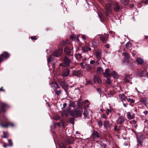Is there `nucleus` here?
<instances>
[{"label": "nucleus", "mask_w": 148, "mask_h": 148, "mask_svg": "<svg viewBox=\"0 0 148 148\" xmlns=\"http://www.w3.org/2000/svg\"><path fill=\"white\" fill-rule=\"evenodd\" d=\"M75 57L76 59L78 61H80L81 59L82 58V56L81 54L80 53H78L75 55Z\"/></svg>", "instance_id": "20"}, {"label": "nucleus", "mask_w": 148, "mask_h": 148, "mask_svg": "<svg viewBox=\"0 0 148 148\" xmlns=\"http://www.w3.org/2000/svg\"><path fill=\"white\" fill-rule=\"evenodd\" d=\"M132 78V77H131L130 75L127 74L126 75L124 79L125 81L126 82L128 83L131 80Z\"/></svg>", "instance_id": "13"}, {"label": "nucleus", "mask_w": 148, "mask_h": 148, "mask_svg": "<svg viewBox=\"0 0 148 148\" xmlns=\"http://www.w3.org/2000/svg\"><path fill=\"white\" fill-rule=\"evenodd\" d=\"M112 71V70H109L108 69H106L105 70V73L104 74H105L107 76H109L111 75Z\"/></svg>", "instance_id": "19"}, {"label": "nucleus", "mask_w": 148, "mask_h": 148, "mask_svg": "<svg viewBox=\"0 0 148 148\" xmlns=\"http://www.w3.org/2000/svg\"><path fill=\"white\" fill-rule=\"evenodd\" d=\"M51 84L52 85L54 86V87H55L56 88H60L58 85L57 84L55 83H51Z\"/></svg>", "instance_id": "34"}, {"label": "nucleus", "mask_w": 148, "mask_h": 148, "mask_svg": "<svg viewBox=\"0 0 148 148\" xmlns=\"http://www.w3.org/2000/svg\"><path fill=\"white\" fill-rule=\"evenodd\" d=\"M123 54L124 56V58L126 61H127L130 56L129 54L126 52H124Z\"/></svg>", "instance_id": "18"}, {"label": "nucleus", "mask_w": 148, "mask_h": 148, "mask_svg": "<svg viewBox=\"0 0 148 148\" xmlns=\"http://www.w3.org/2000/svg\"><path fill=\"white\" fill-rule=\"evenodd\" d=\"M94 80L95 83H97L100 84L101 82V80L99 77L97 75H96L94 76Z\"/></svg>", "instance_id": "7"}, {"label": "nucleus", "mask_w": 148, "mask_h": 148, "mask_svg": "<svg viewBox=\"0 0 148 148\" xmlns=\"http://www.w3.org/2000/svg\"><path fill=\"white\" fill-rule=\"evenodd\" d=\"M137 141L138 143L137 145H138V144H140L141 145H142L143 143V139H137Z\"/></svg>", "instance_id": "35"}, {"label": "nucleus", "mask_w": 148, "mask_h": 148, "mask_svg": "<svg viewBox=\"0 0 148 148\" xmlns=\"http://www.w3.org/2000/svg\"><path fill=\"white\" fill-rule=\"evenodd\" d=\"M83 114L85 117L88 118V114L87 111L85 110L84 111Z\"/></svg>", "instance_id": "30"}, {"label": "nucleus", "mask_w": 148, "mask_h": 148, "mask_svg": "<svg viewBox=\"0 0 148 148\" xmlns=\"http://www.w3.org/2000/svg\"><path fill=\"white\" fill-rule=\"evenodd\" d=\"M143 113L145 115H146L148 114V111H144Z\"/></svg>", "instance_id": "58"}, {"label": "nucleus", "mask_w": 148, "mask_h": 148, "mask_svg": "<svg viewBox=\"0 0 148 148\" xmlns=\"http://www.w3.org/2000/svg\"><path fill=\"white\" fill-rule=\"evenodd\" d=\"M141 101H143V102H145V101H146V100H145V99H141Z\"/></svg>", "instance_id": "61"}, {"label": "nucleus", "mask_w": 148, "mask_h": 148, "mask_svg": "<svg viewBox=\"0 0 148 148\" xmlns=\"http://www.w3.org/2000/svg\"><path fill=\"white\" fill-rule=\"evenodd\" d=\"M101 40L103 42H104L105 41L106 37L105 36H101L100 37Z\"/></svg>", "instance_id": "37"}, {"label": "nucleus", "mask_w": 148, "mask_h": 148, "mask_svg": "<svg viewBox=\"0 0 148 148\" xmlns=\"http://www.w3.org/2000/svg\"><path fill=\"white\" fill-rule=\"evenodd\" d=\"M31 38L32 39V40H35V39L36 40V36H31Z\"/></svg>", "instance_id": "56"}, {"label": "nucleus", "mask_w": 148, "mask_h": 148, "mask_svg": "<svg viewBox=\"0 0 148 148\" xmlns=\"http://www.w3.org/2000/svg\"><path fill=\"white\" fill-rule=\"evenodd\" d=\"M82 38L84 40L86 39V37L83 34L82 35Z\"/></svg>", "instance_id": "55"}, {"label": "nucleus", "mask_w": 148, "mask_h": 148, "mask_svg": "<svg viewBox=\"0 0 148 148\" xmlns=\"http://www.w3.org/2000/svg\"><path fill=\"white\" fill-rule=\"evenodd\" d=\"M79 36H77V41H79Z\"/></svg>", "instance_id": "63"}, {"label": "nucleus", "mask_w": 148, "mask_h": 148, "mask_svg": "<svg viewBox=\"0 0 148 148\" xmlns=\"http://www.w3.org/2000/svg\"><path fill=\"white\" fill-rule=\"evenodd\" d=\"M126 48L128 49L130 47L132 46V45L130 42H127L125 45Z\"/></svg>", "instance_id": "32"}, {"label": "nucleus", "mask_w": 148, "mask_h": 148, "mask_svg": "<svg viewBox=\"0 0 148 148\" xmlns=\"http://www.w3.org/2000/svg\"><path fill=\"white\" fill-rule=\"evenodd\" d=\"M81 73V72L79 70H73V75L76 76H79Z\"/></svg>", "instance_id": "15"}, {"label": "nucleus", "mask_w": 148, "mask_h": 148, "mask_svg": "<svg viewBox=\"0 0 148 148\" xmlns=\"http://www.w3.org/2000/svg\"><path fill=\"white\" fill-rule=\"evenodd\" d=\"M80 65L81 67L83 69H84L85 68L86 64L84 65L83 64L82 62H81L80 64Z\"/></svg>", "instance_id": "43"}, {"label": "nucleus", "mask_w": 148, "mask_h": 148, "mask_svg": "<svg viewBox=\"0 0 148 148\" xmlns=\"http://www.w3.org/2000/svg\"><path fill=\"white\" fill-rule=\"evenodd\" d=\"M3 87H2L1 88H0V90L2 91H4V90L3 89Z\"/></svg>", "instance_id": "60"}, {"label": "nucleus", "mask_w": 148, "mask_h": 148, "mask_svg": "<svg viewBox=\"0 0 148 148\" xmlns=\"http://www.w3.org/2000/svg\"><path fill=\"white\" fill-rule=\"evenodd\" d=\"M51 58L52 57L51 56L49 57V58H48L47 61L48 63L51 61Z\"/></svg>", "instance_id": "52"}, {"label": "nucleus", "mask_w": 148, "mask_h": 148, "mask_svg": "<svg viewBox=\"0 0 148 148\" xmlns=\"http://www.w3.org/2000/svg\"><path fill=\"white\" fill-rule=\"evenodd\" d=\"M106 83L109 84H110L111 83V82L109 79L107 78L106 81Z\"/></svg>", "instance_id": "41"}, {"label": "nucleus", "mask_w": 148, "mask_h": 148, "mask_svg": "<svg viewBox=\"0 0 148 148\" xmlns=\"http://www.w3.org/2000/svg\"><path fill=\"white\" fill-rule=\"evenodd\" d=\"M103 126L106 129H108L110 127V123L109 121L106 120L103 122Z\"/></svg>", "instance_id": "11"}, {"label": "nucleus", "mask_w": 148, "mask_h": 148, "mask_svg": "<svg viewBox=\"0 0 148 148\" xmlns=\"http://www.w3.org/2000/svg\"><path fill=\"white\" fill-rule=\"evenodd\" d=\"M101 118H104L105 119H106V115L105 114H103L101 117Z\"/></svg>", "instance_id": "54"}, {"label": "nucleus", "mask_w": 148, "mask_h": 148, "mask_svg": "<svg viewBox=\"0 0 148 148\" xmlns=\"http://www.w3.org/2000/svg\"><path fill=\"white\" fill-rule=\"evenodd\" d=\"M60 117L58 115H56L54 116V119L55 120H58L60 119Z\"/></svg>", "instance_id": "44"}, {"label": "nucleus", "mask_w": 148, "mask_h": 148, "mask_svg": "<svg viewBox=\"0 0 148 148\" xmlns=\"http://www.w3.org/2000/svg\"><path fill=\"white\" fill-rule=\"evenodd\" d=\"M9 55L8 53L4 52L0 56V62L6 60L9 57Z\"/></svg>", "instance_id": "3"}, {"label": "nucleus", "mask_w": 148, "mask_h": 148, "mask_svg": "<svg viewBox=\"0 0 148 148\" xmlns=\"http://www.w3.org/2000/svg\"><path fill=\"white\" fill-rule=\"evenodd\" d=\"M55 92L57 96H59L61 93L62 92V91H61V90L60 89L58 90H56L55 91Z\"/></svg>", "instance_id": "33"}, {"label": "nucleus", "mask_w": 148, "mask_h": 148, "mask_svg": "<svg viewBox=\"0 0 148 148\" xmlns=\"http://www.w3.org/2000/svg\"><path fill=\"white\" fill-rule=\"evenodd\" d=\"M64 64L66 65V66H69L71 62V61L69 58L66 57H65L64 58Z\"/></svg>", "instance_id": "10"}, {"label": "nucleus", "mask_w": 148, "mask_h": 148, "mask_svg": "<svg viewBox=\"0 0 148 148\" xmlns=\"http://www.w3.org/2000/svg\"><path fill=\"white\" fill-rule=\"evenodd\" d=\"M92 137L93 138H99L100 136L99 133L95 131H94L92 134Z\"/></svg>", "instance_id": "14"}, {"label": "nucleus", "mask_w": 148, "mask_h": 148, "mask_svg": "<svg viewBox=\"0 0 148 148\" xmlns=\"http://www.w3.org/2000/svg\"><path fill=\"white\" fill-rule=\"evenodd\" d=\"M1 122H3V121H2L0 119V125L2 127H7L9 126H10L12 127H14L15 126V125L14 124L12 123H11L10 122H8L6 125H4L3 124V123H1Z\"/></svg>", "instance_id": "4"}, {"label": "nucleus", "mask_w": 148, "mask_h": 148, "mask_svg": "<svg viewBox=\"0 0 148 148\" xmlns=\"http://www.w3.org/2000/svg\"><path fill=\"white\" fill-rule=\"evenodd\" d=\"M91 81L90 80H87L86 81V83L85 84L86 85H87V84H91Z\"/></svg>", "instance_id": "48"}, {"label": "nucleus", "mask_w": 148, "mask_h": 148, "mask_svg": "<svg viewBox=\"0 0 148 148\" xmlns=\"http://www.w3.org/2000/svg\"><path fill=\"white\" fill-rule=\"evenodd\" d=\"M112 5L114 6V10L115 11H117L119 9V6L116 3L111 2L110 4H106L105 7L106 10L105 13L106 16H108V14H112L111 8Z\"/></svg>", "instance_id": "1"}, {"label": "nucleus", "mask_w": 148, "mask_h": 148, "mask_svg": "<svg viewBox=\"0 0 148 148\" xmlns=\"http://www.w3.org/2000/svg\"><path fill=\"white\" fill-rule=\"evenodd\" d=\"M8 142L9 143V144L8 145H9L10 146H12V140L11 139H8Z\"/></svg>", "instance_id": "42"}, {"label": "nucleus", "mask_w": 148, "mask_h": 148, "mask_svg": "<svg viewBox=\"0 0 148 148\" xmlns=\"http://www.w3.org/2000/svg\"><path fill=\"white\" fill-rule=\"evenodd\" d=\"M114 130L116 131H118L119 130V128L117 125H116L114 126Z\"/></svg>", "instance_id": "45"}, {"label": "nucleus", "mask_w": 148, "mask_h": 148, "mask_svg": "<svg viewBox=\"0 0 148 148\" xmlns=\"http://www.w3.org/2000/svg\"><path fill=\"white\" fill-rule=\"evenodd\" d=\"M109 44H107L106 45V48H109Z\"/></svg>", "instance_id": "62"}, {"label": "nucleus", "mask_w": 148, "mask_h": 148, "mask_svg": "<svg viewBox=\"0 0 148 148\" xmlns=\"http://www.w3.org/2000/svg\"><path fill=\"white\" fill-rule=\"evenodd\" d=\"M59 146L60 148H66V146H65L64 143H60L59 144Z\"/></svg>", "instance_id": "36"}, {"label": "nucleus", "mask_w": 148, "mask_h": 148, "mask_svg": "<svg viewBox=\"0 0 148 148\" xmlns=\"http://www.w3.org/2000/svg\"><path fill=\"white\" fill-rule=\"evenodd\" d=\"M129 101L131 103H134V101L133 99L129 98L128 99Z\"/></svg>", "instance_id": "51"}, {"label": "nucleus", "mask_w": 148, "mask_h": 148, "mask_svg": "<svg viewBox=\"0 0 148 148\" xmlns=\"http://www.w3.org/2000/svg\"><path fill=\"white\" fill-rule=\"evenodd\" d=\"M121 2L124 5H127L129 2V0H120Z\"/></svg>", "instance_id": "26"}, {"label": "nucleus", "mask_w": 148, "mask_h": 148, "mask_svg": "<svg viewBox=\"0 0 148 148\" xmlns=\"http://www.w3.org/2000/svg\"><path fill=\"white\" fill-rule=\"evenodd\" d=\"M119 97L122 101L123 100H125L127 98L126 96L124 94H120Z\"/></svg>", "instance_id": "23"}, {"label": "nucleus", "mask_w": 148, "mask_h": 148, "mask_svg": "<svg viewBox=\"0 0 148 148\" xmlns=\"http://www.w3.org/2000/svg\"><path fill=\"white\" fill-rule=\"evenodd\" d=\"M127 119L129 120H131L133 119V117L132 116V115L129 112H127Z\"/></svg>", "instance_id": "28"}, {"label": "nucleus", "mask_w": 148, "mask_h": 148, "mask_svg": "<svg viewBox=\"0 0 148 148\" xmlns=\"http://www.w3.org/2000/svg\"><path fill=\"white\" fill-rule=\"evenodd\" d=\"M64 52L67 54H69L71 52L70 49L68 47H65L64 49Z\"/></svg>", "instance_id": "24"}, {"label": "nucleus", "mask_w": 148, "mask_h": 148, "mask_svg": "<svg viewBox=\"0 0 148 148\" xmlns=\"http://www.w3.org/2000/svg\"><path fill=\"white\" fill-rule=\"evenodd\" d=\"M73 113V115H80L82 113V111L79 109L75 110L74 111H72L71 112V114Z\"/></svg>", "instance_id": "9"}, {"label": "nucleus", "mask_w": 148, "mask_h": 148, "mask_svg": "<svg viewBox=\"0 0 148 148\" xmlns=\"http://www.w3.org/2000/svg\"><path fill=\"white\" fill-rule=\"evenodd\" d=\"M62 53V49H59L54 51L53 53V55L56 57H58L60 56Z\"/></svg>", "instance_id": "5"}, {"label": "nucleus", "mask_w": 148, "mask_h": 148, "mask_svg": "<svg viewBox=\"0 0 148 148\" xmlns=\"http://www.w3.org/2000/svg\"><path fill=\"white\" fill-rule=\"evenodd\" d=\"M101 52L99 51H97L96 53V58L98 59V62L99 63L100 62L101 59Z\"/></svg>", "instance_id": "16"}, {"label": "nucleus", "mask_w": 148, "mask_h": 148, "mask_svg": "<svg viewBox=\"0 0 148 148\" xmlns=\"http://www.w3.org/2000/svg\"><path fill=\"white\" fill-rule=\"evenodd\" d=\"M3 135L2 137V138H8V132H3Z\"/></svg>", "instance_id": "31"}, {"label": "nucleus", "mask_w": 148, "mask_h": 148, "mask_svg": "<svg viewBox=\"0 0 148 148\" xmlns=\"http://www.w3.org/2000/svg\"><path fill=\"white\" fill-rule=\"evenodd\" d=\"M124 145H125V146H127L128 145V144L127 143H124Z\"/></svg>", "instance_id": "64"}, {"label": "nucleus", "mask_w": 148, "mask_h": 148, "mask_svg": "<svg viewBox=\"0 0 148 148\" xmlns=\"http://www.w3.org/2000/svg\"><path fill=\"white\" fill-rule=\"evenodd\" d=\"M136 61L138 64H142L143 63L144 61L143 59L140 58H138L136 59Z\"/></svg>", "instance_id": "17"}, {"label": "nucleus", "mask_w": 148, "mask_h": 148, "mask_svg": "<svg viewBox=\"0 0 148 148\" xmlns=\"http://www.w3.org/2000/svg\"><path fill=\"white\" fill-rule=\"evenodd\" d=\"M70 73V70L67 68H66L63 69L62 75L63 77H66L68 76Z\"/></svg>", "instance_id": "6"}, {"label": "nucleus", "mask_w": 148, "mask_h": 148, "mask_svg": "<svg viewBox=\"0 0 148 148\" xmlns=\"http://www.w3.org/2000/svg\"><path fill=\"white\" fill-rule=\"evenodd\" d=\"M98 16H99V18H102L103 17V14H102L101 13H99L98 14Z\"/></svg>", "instance_id": "49"}, {"label": "nucleus", "mask_w": 148, "mask_h": 148, "mask_svg": "<svg viewBox=\"0 0 148 148\" xmlns=\"http://www.w3.org/2000/svg\"><path fill=\"white\" fill-rule=\"evenodd\" d=\"M70 106L73 107H75L76 106L75 103L73 102H72L70 104Z\"/></svg>", "instance_id": "40"}, {"label": "nucleus", "mask_w": 148, "mask_h": 148, "mask_svg": "<svg viewBox=\"0 0 148 148\" xmlns=\"http://www.w3.org/2000/svg\"><path fill=\"white\" fill-rule=\"evenodd\" d=\"M85 69L88 71H91L92 70V66L90 64H86Z\"/></svg>", "instance_id": "22"}, {"label": "nucleus", "mask_w": 148, "mask_h": 148, "mask_svg": "<svg viewBox=\"0 0 148 148\" xmlns=\"http://www.w3.org/2000/svg\"><path fill=\"white\" fill-rule=\"evenodd\" d=\"M111 75L113 76L115 78H117L119 76L118 75L116 71L112 70Z\"/></svg>", "instance_id": "21"}, {"label": "nucleus", "mask_w": 148, "mask_h": 148, "mask_svg": "<svg viewBox=\"0 0 148 148\" xmlns=\"http://www.w3.org/2000/svg\"><path fill=\"white\" fill-rule=\"evenodd\" d=\"M68 140L67 141L68 142V143L69 144H71L73 143L74 142V140H72L71 141H70V140L71 139H68Z\"/></svg>", "instance_id": "50"}, {"label": "nucleus", "mask_w": 148, "mask_h": 148, "mask_svg": "<svg viewBox=\"0 0 148 148\" xmlns=\"http://www.w3.org/2000/svg\"><path fill=\"white\" fill-rule=\"evenodd\" d=\"M101 88H100V87H99V88H98L97 89V90L98 91H99V92H100V91H101Z\"/></svg>", "instance_id": "59"}, {"label": "nucleus", "mask_w": 148, "mask_h": 148, "mask_svg": "<svg viewBox=\"0 0 148 148\" xmlns=\"http://www.w3.org/2000/svg\"><path fill=\"white\" fill-rule=\"evenodd\" d=\"M112 111V110L111 109H107L106 111V112L107 114L108 115Z\"/></svg>", "instance_id": "39"}, {"label": "nucleus", "mask_w": 148, "mask_h": 148, "mask_svg": "<svg viewBox=\"0 0 148 148\" xmlns=\"http://www.w3.org/2000/svg\"><path fill=\"white\" fill-rule=\"evenodd\" d=\"M82 51L85 52L88 51H90L91 49L90 48H89L88 47H82Z\"/></svg>", "instance_id": "25"}, {"label": "nucleus", "mask_w": 148, "mask_h": 148, "mask_svg": "<svg viewBox=\"0 0 148 148\" xmlns=\"http://www.w3.org/2000/svg\"><path fill=\"white\" fill-rule=\"evenodd\" d=\"M67 106V104L66 103H64L63 104V107L62 108V109H63V108H65Z\"/></svg>", "instance_id": "53"}, {"label": "nucleus", "mask_w": 148, "mask_h": 148, "mask_svg": "<svg viewBox=\"0 0 148 148\" xmlns=\"http://www.w3.org/2000/svg\"><path fill=\"white\" fill-rule=\"evenodd\" d=\"M98 124L100 127L102 126L103 125L102 123L100 121H98Z\"/></svg>", "instance_id": "47"}, {"label": "nucleus", "mask_w": 148, "mask_h": 148, "mask_svg": "<svg viewBox=\"0 0 148 148\" xmlns=\"http://www.w3.org/2000/svg\"><path fill=\"white\" fill-rule=\"evenodd\" d=\"M8 106L7 104L5 103H2L1 104V111L3 112H5V110L4 108Z\"/></svg>", "instance_id": "27"}, {"label": "nucleus", "mask_w": 148, "mask_h": 148, "mask_svg": "<svg viewBox=\"0 0 148 148\" xmlns=\"http://www.w3.org/2000/svg\"><path fill=\"white\" fill-rule=\"evenodd\" d=\"M60 86L64 89L66 93L67 94L68 90L69 85L64 81H61L60 82Z\"/></svg>", "instance_id": "2"}, {"label": "nucleus", "mask_w": 148, "mask_h": 148, "mask_svg": "<svg viewBox=\"0 0 148 148\" xmlns=\"http://www.w3.org/2000/svg\"><path fill=\"white\" fill-rule=\"evenodd\" d=\"M97 72L98 73H103V70L102 67H98L97 70Z\"/></svg>", "instance_id": "29"}, {"label": "nucleus", "mask_w": 148, "mask_h": 148, "mask_svg": "<svg viewBox=\"0 0 148 148\" xmlns=\"http://www.w3.org/2000/svg\"><path fill=\"white\" fill-rule=\"evenodd\" d=\"M68 42V41L67 40H66L65 41L63 40L62 44V45H64Z\"/></svg>", "instance_id": "46"}, {"label": "nucleus", "mask_w": 148, "mask_h": 148, "mask_svg": "<svg viewBox=\"0 0 148 148\" xmlns=\"http://www.w3.org/2000/svg\"><path fill=\"white\" fill-rule=\"evenodd\" d=\"M124 121V117L122 116H120L117 119L116 123L118 124L121 125Z\"/></svg>", "instance_id": "8"}, {"label": "nucleus", "mask_w": 148, "mask_h": 148, "mask_svg": "<svg viewBox=\"0 0 148 148\" xmlns=\"http://www.w3.org/2000/svg\"><path fill=\"white\" fill-rule=\"evenodd\" d=\"M142 135L141 134H139L136 135V139H141L142 138Z\"/></svg>", "instance_id": "38"}, {"label": "nucleus", "mask_w": 148, "mask_h": 148, "mask_svg": "<svg viewBox=\"0 0 148 148\" xmlns=\"http://www.w3.org/2000/svg\"><path fill=\"white\" fill-rule=\"evenodd\" d=\"M95 62L94 60H92L90 62V64H92L95 63Z\"/></svg>", "instance_id": "57"}, {"label": "nucleus", "mask_w": 148, "mask_h": 148, "mask_svg": "<svg viewBox=\"0 0 148 148\" xmlns=\"http://www.w3.org/2000/svg\"><path fill=\"white\" fill-rule=\"evenodd\" d=\"M137 75L139 77L144 76L145 75V72L143 70H139L136 72Z\"/></svg>", "instance_id": "12"}]
</instances>
